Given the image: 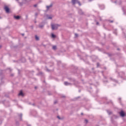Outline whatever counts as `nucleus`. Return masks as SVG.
Instances as JSON below:
<instances>
[{"instance_id": "dca6fc26", "label": "nucleus", "mask_w": 126, "mask_h": 126, "mask_svg": "<svg viewBox=\"0 0 126 126\" xmlns=\"http://www.w3.org/2000/svg\"><path fill=\"white\" fill-rule=\"evenodd\" d=\"M107 113L109 115H112V111H110L109 110H107Z\"/></svg>"}, {"instance_id": "4c0bfd02", "label": "nucleus", "mask_w": 126, "mask_h": 126, "mask_svg": "<svg viewBox=\"0 0 126 126\" xmlns=\"http://www.w3.org/2000/svg\"><path fill=\"white\" fill-rule=\"evenodd\" d=\"M35 89H36L37 88L36 87H35Z\"/></svg>"}, {"instance_id": "423d86ee", "label": "nucleus", "mask_w": 126, "mask_h": 126, "mask_svg": "<svg viewBox=\"0 0 126 126\" xmlns=\"http://www.w3.org/2000/svg\"><path fill=\"white\" fill-rule=\"evenodd\" d=\"M4 9H5L6 12H7V13H8V12H9V8H8L7 6H5L4 7Z\"/></svg>"}, {"instance_id": "39448f33", "label": "nucleus", "mask_w": 126, "mask_h": 126, "mask_svg": "<svg viewBox=\"0 0 126 126\" xmlns=\"http://www.w3.org/2000/svg\"><path fill=\"white\" fill-rule=\"evenodd\" d=\"M120 115L121 117H125L126 116V114L123 111H121L120 112Z\"/></svg>"}, {"instance_id": "412c9836", "label": "nucleus", "mask_w": 126, "mask_h": 126, "mask_svg": "<svg viewBox=\"0 0 126 126\" xmlns=\"http://www.w3.org/2000/svg\"><path fill=\"white\" fill-rule=\"evenodd\" d=\"M109 22L110 23H113V22H114V21H113V20H109Z\"/></svg>"}, {"instance_id": "58836bf2", "label": "nucleus", "mask_w": 126, "mask_h": 126, "mask_svg": "<svg viewBox=\"0 0 126 126\" xmlns=\"http://www.w3.org/2000/svg\"><path fill=\"white\" fill-rule=\"evenodd\" d=\"M100 20H102L100 19Z\"/></svg>"}, {"instance_id": "4468645a", "label": "nucleus", "mask_w": 126, "mask_h": 126, "mask_svg": "<svg viewBox=\"0 0 126 126\" xmlns=\"http://www.w3.org/2000/svg\"><path fill=\"white\" fill-rule=\"evenodd\" d=\"M51 37H52V38H56V35H55V34H54V33H52V34H51Z\"/></svg>"}, {"instance_id": "0eeeda50", "label": "nucleus", "mask_w": 126, "mask_h": 126, "mask_svg": "<svg viewBox=\"0 0 126 126\" xmlns=\"http://www.w3.org/2000/svg\"><path fill=\"white\" fill-rule=\"evenodd\" d=\"M20 16H14V18H15V19H16L17 20H19V19H20Z\"/></svg>"}, {"instance_id": "4be33fe9", "label": "nucleus", "mask_w": 126, "mask_h": 126, "mask_svg": "<svg viewBox=\"0 0 126 126\" xmlns=\"http://www.w3.org/2000/svg\"><path fill=\"white\" fill-rule=\"evenodd\" d=\"M37 5H38V4H35L33 5V6H34V7H37Z\"/></svg>"}, {"instance_id": "72a5a7b5", "label": "nucleus", "mask_w": 126, "mask_h": 126, "mask_svg": "<svg viewBox=\"0 0 126 126\" xmlns=\"http://www.w3.org/2000/svg\"><path fill=\"white\" fill-rule=\"evenodd\" d=\"M120 77H123V76H120Z\"/></svg>"}, {"instance_id": "b1692460", "label": "nucleus", "mask_w": 126, "mask_h": 126, "mask_svg": "<svg viewBox=\"0 0 126 126\" xmlns=\"http://www.w3.org/2000/svg\"><path fill=\"white\" fill-rule=\"evenodd\" d=\"M48 19H52V17H48Z\"/></svg>"}, {"instance_id": "cd10ccee", "label": "nucleus", "mask_w": 126, "mask_h": 126, "mask_svg": "<svg viewBox=\"0 0 126 126\" xmlns=\"http://www.w3.org/2000/svg\"><path fill=\"white\" fill-rule=\"evenodd\" d=\"M25 34L24 33H22V35L24 36Z\"/></svg>"}, {"instance_id": "f257e3e1", "label": "nucleus", "mask_w": 126, "mask_h": 126, "mask_svg": "<svg viewBox=\"0 0 126 126\" xmlns=\"http://www.w3.org/2000/svg\"><path fill=\"white\" fill-rule=\"evenodd\" d=\"M71 3H72L73 5H74L76 3H78L79 5L80 6L81 5V3L78 0H72Z\"/></svg>"}, {"instance_id": "7ed1b4c3", "label": "nucleus", "mask_w": 126, "mask_h": 126, "mask_svg": "<svg viewBox=\"0 0 126 126\" xmlns=\"http://www.w3.org/2000/svg\"><path fill=\"white\" fill-rule=\"evenodd\" d=\"M51 27L52 30H56V29H58V26H57V25H52Z\"/></svg>"}, {"instance_id": "2eb2a0df", "label": "nucleus", "mask_w": 126, "mask_h": 126, "mask_svg": "<svg viewBox=\"0 0 126 126\" xmlns=\"http://www.w3.org/2000/svg\"><path fill=\"white\" fill-rule=\"evenodd\" d=\"M107 54H108V57H113V56H114V54H113L108 53Z\"/></svg>"}, {"instance_id": "9d476101", "label": "nucleus", "mask_w": 126, "mask_h": 126, "mask_svg": "<svg viewBox=\"0 0 126 126\" xmlns=\"http://www.w3.org/2000/svg\"><path fill=\"white\" fill-rule=\"evenodd\" d=\"M18 95L19 96H24V94H23V92H22V91H21L20 92Z\"/></svg>"}, {"instance_id": "c85d7f7f", "label": "nucleus", "mask_w": 126, "mask_h": 126, "mask_svg": "<svg viewBox=\"0 0 126 126\" xmlns=\"http://www.w3.org/2000/svg\"><path fill=\"white\" fill-rule=\"evenodd\" d=\"M93 0H89V1H92Z\"/></svg>"}, {"instance_id": "1a4fd4ad", "label": "nucleus", "mask_w": 126, "mask_h": 126, "mask_svg": "<svg viewBox=\"0 0 126 126\" xmlns=\"http://www.w3.org/2000/svg\"><path fill=\"white\" fill-rule=\"evenodd\" d=\"M99 7L100 9H104L105 8V6L104 5H99Z\"/></svg>"}, {"instance_id": "a211bd4d", "label": "nucleus", "mask_w": 126, "mask_h": 126, "mask_svg": "<svg viewBox=\"0 0 126 126\" xmlns=\"http://www.w3.org/2000/svg\"><path fill=\"white\" fill-rule=\"evenodd\" d=\"M43 27H44V25H39V28H43Z\"/></svg>"}, {"instance_id": "6ab92c4d", "label": "nucleus", "mask_w": 126, "mask_h": 126, "mask_svg": "<svg viewBox=\"0 0 126 126\" xmlns=\"http://www.w3.org/2000/svg\"><path fill=\"white\" fill-rule=\"evenodd\" d=\"M78 37V34L77 33H75V37L77 38Z\"/></svg>"}, {"instance_id": "f3484780", "label": "nucleus", "mask_w": 126, "mask_h": 126, "mask_svg": "<svg viewBox=\"0 0 126 126\" xmlns=\"http://www.w3.org/2000/svg\"><path fill=\"white\" fill-rule=\"evenodd\" d=\"M19 3L21 6H22V5H23V2H19Z\"/></svg>"}, {"instance_id": "5701e85b", "label": "nucleus", "mask_w": 126, "mask_h": 126, "mask_svg": "<svg viewBox=\"0 0 126 126\" xmlns=\"http://www.w3.org/2000/svg\"><path fill=\"white\" fill-rule=\"evenodd\" d=\"M35 17H37V16H38V13H35Z\"/></svg>"}, {"instance_id": "393cba45", "label": "nucleus", "mask_w": 126, "mask_h": 126, "mask_svg": "<svg viewBox=\"0 0 126 126\" xmlns=\"http://www.w3.org/2000/svg\"><path fill=\"white\" fill-rule=\"evenodd\" d=\"M114 33L115 35H117V32H114Z\"/></svg>"}, {"instance_id": "7c9ffc66", "label": "nucleus", "mask_w": 126, "mask_h": 126, "mask_svg": "<svg viewBox=\"0 0 126 126\" xmlns=\"http://www.w3.org/2000/svg\"><path fill=\"white\" fill-rule=\"evenodd\" d=\"M118 51H120V48L117 49Z\"/></svg>"}, {"instance_id": "f03ea898", "label": "nucleus", "mask_w": 126, "mask_h": 126, "mask_svg": "<svg viewBox=\"0 0 126 126\" xmlns=\"http://www.w3.org/2000/svg\"><path fill=\"white\" fill-rule=\"evenodd\" d=\"M16 63H26V59L25 58L23 57L20 61L16 62Z\"/></svg>"}, {"instance_id": "f704fd0d", "label": "nucleus", "mask_w": 126, "mask_h": 126, "mask_svg": "<svg viewBox=\"0 0 126 126\" xmlns=\"http://www.w3.org/2000/svg\"><path fill=\"white\" fill-rule=\"evenodd\" d=\"M21 117H22V114H21Z\"/></svg>"}, {"instance_id": "a878e982", "label": "nucleus", "mask_w": 126, "mask_h": 126, "mask_svg": "<svg viewBox=\"0 0 126 126\" xmlns=\"http://www.w3.org/2000/svg\"><path fill=\"white\" fill-rule=\"evenodd\" d=\"M97 25H99V22H96V24Z\"/></svg>"}, {"instance_id": "e433bc0d", "label": "nucleus", "mask_w": 126, "mask_h": 126, "mask_svg": "<svg viewBox=\"0 0 126 126\" xmlns=\"http://www.w3.org/2000/svg\"><path fill=\"white\" fill-rule=\"evenodd\" d=\"M1 18V17H0V19Z\"/></svg>"}, {"instance_id": "bb28decb", "label": "nucleus", "mask_w": 126, "mask_h": 126, "mask_svg": "<svg viewBox=\"0 0 126 126\" xmlns=\"http://www.w3.org/2000/svg\"><path fill=\"white\" fill-rule=\"evenodd\" d=\"M57 118H58V119H59V120L61 119V118H60V116H57Z\"/></svg>"}, {"instance_id": "c756f323", "label": "nucleus", "mask_w": 126, "mask_h": 126, "mask_svg": "<svg viewBox=\"0 0 126 126\" xmlns=\"http://www.w3.org/2000/svg\"><path fill=\"white\" fill-rule=\"evenodd\" d=\"M54 104H57V101H55Z\"/></svg>"}, {"instance_id": "2f4dec72", "label": "nucleus", "mask_w": 126, "mask_h": 126, "mask_svg": "<svg viewBox=\"0 0 126 126\" xmlns=\"http://www.w3.org/2000/svg\"><path fill=\"white\" fill-rule=\"evenodd\" d=\"M59 63H62V62L60 61L59 62H58Z\"/></svg>"}, {"instance_id": "473e14b6", "label": "nucleus", "mask_w": 126, "mask_h": 126, "mask_svg": "<svg viewBox=\"0 0 126 126\" xmlns=\"http://www.w3.org/2000/svg\"><path fill=\"white\" fill-rule=\"evenodd\" d=\"M1 48V45H0V49Z\"/></svg>"}, {"instance_id": "20e7f679", "label": "nucleus", "mask_w": 126, "mask_h": 126, "mask_svg": "<svg viewBox=\"0 0 126 126\" xmlns=\"http://www.w3.org/2000/svg\"><path fill=\"white\" fill-rule=\"evenodd\" d=\"M78 13L80 15H83V14H84V13L83 12V11H82V9H79L78 10Z\"/></svg>"}, {"instance_id": "ddd939ff", "label": "nucleus", "mask_w": 126, "mask_h": 126, "mask_svg": "<svg viewBox=\"0 0 126 126\" xmlns=\"http://www.w3.org/2000/svg\"><path fill=\"white\" fill-rule=\"evenodd\" d=\"M64 85H66V86L69 85L70 84L67 82H64Z\"/></svg>"}, {"instance_id": "f8f14e48", "label": "nucleus", "mask_w": 126, "mask_h": 126, "mask_svg": "<svg viewBox=\"0 0 126 126\" xmlns=\"http://www.w3.org/2000/svg\"><path fill=\"white\" fill-rule=\"evenodd\" d=\"M52 49L53 50H54V51H56V50H57V46L54 45L52 47Z\"/></svg>"}, {"instance_id": "c9c22d12", "label": "nucleus", "mask_w": 126, "mask_h": 126, "mask_svg": "<svg viewBox=\"0 0 126 126\" xmlns=\"http://www.w3.org/2000/svg\"><path fill=\"white\" fill-rule=\"evenodd\" d=\"M17 1H18V0H16Z\"/></svg>"}, {"instance_id": "aec40b11", "label": "nucleus", "mask_w": 126, "mask_h": 126, "mask_svg": "<svg viewBox=\"0 0 126 126\" xmlns=\"http://www.w3.org/2000/svg\"><path fill=\"white\" fill-rule=\"evenodd\" d=\"M85 122L86 124H87V123H88V120H87V119H85Z\"/></svg>"}, {"instance_id": "6e6552de", "label": "nucleus", "mask_w": 126, "mask_h": 126, "mask_svg": "<svg viewBox=\"0 0 126 126\" xmlns=\"http://www.w3.org/2000/svg\"><path fill=\"white\" fill-rule=\"evenodd\" d=\"M52 6H53V4H51L50 5L47 6H46L47 10H49V9H50V8H51V7H52Z\"/></svg>"}, {"instance_id": "9b49d317", "label": "nucleus", "mask_w": 126, "mask_h": 126, "mask_svg": "<svg viewBox=\"0 0 126 126\" xmlns=\"http://www.w3.org/2000/svg\"><path fill=\"white\" fill-rule=\"evenodd\" d=\"M35 39L36 41H39V37H38V36H37L36 35H35Z\"/></svg>"}]
</instances>
